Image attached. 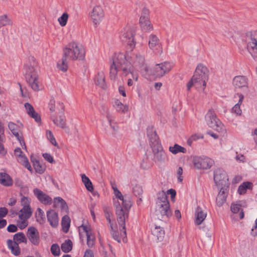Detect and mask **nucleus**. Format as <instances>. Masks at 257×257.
Wrapping results in <instances>:
<instances>
[{"instance_id":"obj_1","label":"nucleus","mask_w":257,"mask_h":257,"mask_svg":"<svg viewBox=\"0 0 257 257\" xmlns=\"http://www.w3.org/2000/svg\"><path fill=\"white\" fill-rule=\"evenodd\" d=\"M135 67L149 73V69L145 64V58L140 54L132 52L126 55L122 53H116L112 57V62L110 66V78L115 80L118 72L121 71L125 76L131 74L134 80L137 81L138 75L134 71Z\"/></svg>"},{"instance_id":"obj_2","label":"nucleus","mask_w":257,"mask_h":257,"mask_svg":"<svg viewBox=\"0 0 257 257\" xmlns=\"http://www.w3.org/2000/svg\"><path fill=\"white\" fill-rule=\"evenodd\" d=\"M155 213L160 220L168 219L172 215L167 195L164 191L157 193Z\"/></svg>"},{"instance_id":"obj_3","label":"nucleus","mask_w":257,"mask_h":257,"mask_svg":"<svg viewBox=\"0 0 257 257\" xmlns=\"http://www.w3.org/2000/svg\"><path fill=\"white\" fill-rule=\"evenodd\" d=\"M114 193L117 199L114 202L116 216H118V220L120 222H122V219H124V216L125 217H128V212L132 206V202L128 197L123 196L119 190H116Z\"/></svg>"},{"instance_id":"obj_4","label":"nucleus","mask_w":257,"mask_h":257,"mask_svg":"<svg viewBox=\"0 0 257 257\" xmlns=\"http://www.w3.org/2000/svg\"><path fill=\"white\" fill-rule=\"evenodd\" d=\"M63 54L69 60H83L85 57V50L81 44L71 42L64 48Z\"/></svg>"},{"instance_id":"obj_5","label":"nucleus","mask_w":257,"mask_h":257,"mask_svg":"<svg viewBox=\"0 0 257 257\" xmlns=\"http://www.w3.org/2000/svg\"><path fill=\"white\" fill-rule=\"evenodd\" d=\"M25 78L26 81L31 88L35 91H38L41 89L38 75L36 68L32 66L25 65Z\"/></svg>"},{"instance_id":"obj_6","label":"nucleus","mask_w":257,"mask_h":257,"mask_svg":"<svg viewBox=\"0 0 257 257\" xmlns=\"http://www.w3.org/2000/svg\"><path fill=\"white\" fill-rule=\"evenodd\" d=\"M244 41L248 53L257 61V31L248 32L245 34Z\"/></svg>"},{"instance_id":"obj_7","label":"nucleus","mask_w":257,"mask_h":257,"mask_svg":"<svg viewBox=\"0 0 257 257\" xmlns=\"http://www.w3.org/2000/svg\"><path fill=\"white\" fill-rule=\"evenodd\" d=\"M124 217V219H122V222H120L118 220V216H116V220L120 231L119 232L113 228V224H111V234L113 238L119 243H120L121 240L123 242H125L127 240L125 229V221L128 219V217H125V216Z\"/></svg>"},{"instance_id":"obj_8","label":"nucleus","mask_w":257,"mask_h":257,"mask_svg":"<svg viewBox=\"0 0 257 257\" xmlns=\"http://www.w3.org/2000/svg\"><path fill=\"white\" fill-rule=\"evenodd\" d=\"M205 119L207 125L216 131L221 132L224 130L223 124L216 117V114L213 110L209 109L208 111L205 115Z\"/></svg>"},{"instance_id":"obj_9","label":"nucleus","mask_w":257,"mask_h":257,"mask_svg":"<svg viewBox=\"0 0 257 257\" xmlns=\"http://www.w3.org/2000/svg\"><path fill=\"white\" fill-rule=\"evenodd\" d=\"M173 67L172 63L169 62H164L156 64L152 69H149V74L156 77H162L168 73Z\"/></svg>"},{"instance_id":"obj_10","label":"nucleus","mask_w":257,"mask_h":257,"mask_svg":"<svg viewBox=\"0 0 257 257\" xmlns=\"http://www.w3.org/2000/svg\"><path fill=\"white\" fill-rule=\"evenodd\" d=\"M134 35V29L130 26H126L120 31L119 37L122 42L126 43L131 48H133L135 46Z\"/></svg>"},{"instance_id":"obj_11","label":"nucleus","mask_w":257,"mask_h":257,"mask_svg":"<svg viewBox=\"0 0 257 257\" xmlns=\"http://www.w3.org/2000/svg\"><path fill=\"white\" fill-rule=\"evenodd\" d=\"M193 164L198 169H208L213 165L214 161L204 156H195L193 159Z\"/></svg>"},{"instance_id":"obj_12","label":"nucleus","mask_w":257,"mask_h":257,"mask_svg":"<svg viewBox=\"0 0 257 257\" xmlns=\"http://www.w3.org/2000/svg\"><path fill=\"white\" fill-rule=\"evenodd\" d=\"M214 180L218 188L228 187V178L224 170L216 169L214 172Z\"/></svg>"},{"instance_id":"obj_13","label":"nucleus","mask_w":257,"mask_h":257,"mask_svg":"<svg viewBox=\"0 0 257 257\" xmlns=\"http://www.w3.org/2000/svg\"><path fill=\"white\" fill-rule=\"evenodd\" d=\"M208 80L203 79L198 76L195 77L194 75H193L191 80L187 84V90L189 91L192 86H194L198 90L203 91L205 88Z\"/></svg>"},{"instance_id":"obj_14","label":"nucleus","mask_w":257,"mask_h":257,"mask_svg":"<svg viewBox=\"0 0 257 257\" xmlns=\"http://www.w3.org/2000/svg\"><path fill=\"white\" fill-rule=\"evenodd\" d=\"M248 79L243 75H237L232 79V85L235 89H247L248 88Z\"/></svg>"},{"instance_id":"obj_15","label":"nucleus","mask_w":257,"mask_h":257,"mask_svg":"<svg viewBox=\"0 0 257 257\" xmlns=\"http://www.w3.org/2000/svg\"><path fill=\"white\" fill-rule=\"evenodd\" d=\"M104 17V13L102 8L99 6H95L90 13V17L93 23L97 25L99 24Z\"/></svg>"},{"instance_id":"obj_16","label":"nucleus","mask_w":257,"mask_h":257,"mask_svg":"<svg viewBox=\"0 0 257 257\" xmlns=\"http://www.w3.org/2000/svg\"><path fill=\"white\" fill-rule=\"evenodd\" d=\"M33 193L38 200L42 204L48 205L52 203V198L40 189L35 188L33 190Z\"/></svg>"},{"instance_id":"obj_17","label":"nucleus","mask_w":257,"mask_h":257,"mask_svg":"<svg viewBox=\"0 0 257 257\" xmlns=\"http://www.w3.org/2000/svg\"><path fill=\"white\" fill-rule=\"evenodd\" d=\"M149 47L156 53H161L162 52L160 41L155 35L152 34L149 36Z\"/></svg>"},{"instance_id":"obj_18","label":"nucleus","mask_w":257,"mask_h":257,"mask_svg":"<svg viewBox=\"0 0 257 257\" xmlns=\"http://www.w3.org/2000/svg\"><path fill=\"white\" fill-rule=\"evenodd\" d=\"M27 235L32 244L35 245H38L39 244V232L36 227L33 226L29 227Z\"/></svg>"},{"instance_id":"obj_19","label":"nucleus","mask_w":257,"mask_h":257,"mask_svg":"<svg viewBox=\"0 0 257 257\" xmlns=\"http://www.w3.org/2000/svg\"><path fill=\"white\" fill-rule=\"evenodd\" d=\"M147 133L149 139L150 145L152 148H154V146H162L154 128L153 127H148Z\"/></svg>"},{"instance_id":"obj_20","label":"nucleus","mask_w":257,"mask_h":257,"mask_svg":"<svg viewBox=\"0 0 257 257\" xmlns=\"http://www.w3.org/2000/svg\"><path fill=\"white\" fill-rule=\"evenodd\" d=\"M154 154V160L155 162H163L166 158V155L162 146H154L152 148Z\"/></svg>"},{"instance_id":"obj_21","label":"nucleus","mask_w":257,"mask_h":257,"mask_svg":"<svg viewBox=\"0 0 257 257\" xmlns=\"http://www.w3.org/2000/svg\"><path fill=\"white\" fill-rule=\"evenodd\" d=\"M195 224L197 225H200L205 219L207 216V212L200 206H197L195 211Z\"/></svg>"},{"instance_id":"obj_22","label":"nucleus","mask_w":257,"mask_h":257,"mask_svg":"<svg viewBox=\"0 0 257 257\" xmlns=\"http://www.w3.org/2000/svg\"><path fill=\"white\" fill-rule=\"evenodd\" d=\"M194 75L195 77L198 76L203 79H208L209 70L205 65L199 64L197 65Z\"/></svg>"},{"instance_id":"obj_23","label":"nucleus","mask_w":257,"mask_h":257,"mask_svg":"<svg viewBox=\"0 0 257 257\" xmlns=\"http://www.w3.org/2000/svg\"><path fill=\"white\" fill-rule=\"evenodd\" d=\"M8 126L13 135L16 136L18 140L19 141L23 149H26V146L25 141L23 137H22L19 134L18 125L13 122H10L8 124Z\"/></svg>"},{"instance_id":"obj_24","label":"nucleus","mask_w":257,"mask_h":257,"mask_svg":"<svg viewBox=\"0 0 257 257\" xmlns=\"http://www.w3.org/2000/svg\"><path fill=\"white\" fill-rule=\"evenodd\" d=\"M228 187H221L217 196L216 203L218 206L220 207L225 202L227 196V189Z\"/></svg>"},{"instance_id":"obj_25","label":"nucleus","mask_w":257,"mask_h":257,"mask_svg":"<svg viewBox=\"0 0 257 257\" xmlns=\"http://www.w3.org/2000/svg\"><path fill=\"white\" fill-rule=\"evenodd\" d=\"M81 227L86 233L87 237V244L89 247H92L95 241V236L90 228L85 225H82Z\"/></svg>"},{"instance_id":"obj_26","label":"nucleus","mask_w":257,"mask_h":257,"mask_svg":"<svg viewBox=\"0 0 257 257\" xmlns=\"http://www.w3.org/2000/svg\"><path fill=\"white\" fill-rule=\"evenodd\" d=\"M48 221L53 227H56L58 225V214L54 210H50L47 212Z\"/></svg>"},{"instance_id":"obj_27","label":"nucleus","mask_w":257,"mask_h":257,"mask_svg":"<svg viewBox=\"0 0 257 257\" xmlns=\"http://www.w3.org/2000/svg\"><path fill=\"white\" fill-rule=\"evenodd\" d=\"M94 83L96 85L102 89L106 88L105 77L104 73L103 71H101L97 72L94 77Z\"/></svg>"},{"instance_id":"obj_28","label":"nucleus","mask_w":257,"mask_h":257,"mask_svg":"<svg viewBox=\"0 0 257 257\" xmlns=\"http://www.w3.org/2000/svg\"><path fill=\"white\" fill-rule=\"evenodd\" d=\"M152 234L156 238L158 241H162L165 236V230L163 227L155 225L152 229Z\"/></svg>"},{"instance_id":"obj_29","label":"nucleus","mask_w":257,"mask_h":257,"mask_svg":"<svg viewBox=\"0 0 257 257\" xmlns=\"http://www.w3.org/2000/svg\"><path fill=\"white\" fill-rule=\"evenodd\" d=\"M0 184L5 186H11L13 184V180L11 177L6 173H0Z\"/></svg>"},{"instance_id":"obj_30","label":"nucleus","mask_w":257,"mask_h":257,"mask_svg":"<svg viewBox=\"0 0 257 257\" xmlns=\"http://www.w3.org/2000/svg\"><path fill=\"white\" fill-rule=\"evenodd\" d=\"M7 245L8 248L11 250L12 253L14 255L17 256L20 254L21 250L18 242L13 241L11 239H8L7 240Z\"/></svg>"},{"instance_id":"obj_31","label":"nucleus","mask_w":257,"mask_h":257,"mask_svg":"<svg viewBox=\"0 0 257 257\" xmlns=\"http://www.w3.org/2000/svg\"><path fill=\"white\" fill-rule=\"evenodd\" d=\"M236 95L238 96L239 100L238 102L232 108L231 112L235 113L236 115H240L242 113L240 105L243 101L244 96L242 94L237 93Z\"/></svg>"},{"instance_id":"obj_32","label":"nucleus","mask_w":257,"mask_h":257,"mask_svg":"<svg viewBox=\"0 0 257 257\" xmlns=\"http://www.w3.org/2000/svg\"><path fill=\"white\" fill-rule=\"evenodd\" d=\"M32 214L31 208H22L18 213L20 219H28Z\"/></svg>"},{"instance_id":"obj_33","label":"nucleus","mask_w":257,"mask_h":257,"mask_svg":"<svg viewBox=\"0 0 257 257\" xmlns=\"http://www.w3.org/2000/svg\"><path fill=\"white\" fill-rule=\"evenodd\" d=\"M80 176L81 177L82 181L84 184L86 189L89 192H92L94 190V188L90 180L84 174H81Z\"/></svg>"},{"instance_id":"obj_34","label":"nucleus","mask_w":257,"mask_h":257,"mask_svg":"<svg viewBox=\"0 0 257 257\" xmlns=\"http://www.w3.org/2000/svg\"><path fill=\"white\" fill-rule=\"evenodd\" d=\"M113 106L116 110L118 112L125 113L127 112L128 109L127 105L123 104L118 99L115 100Z\"/></svg>"},{"instance_id":"obj_35","label":"nucleus","mask_w":257,"mask_h":257,"mask_svg":"<svg viewBox=\"0 0 257 257\" xmlns=\"http://www.w3.org/2000/svg\"><path fill=\"white\" fill-rule=\"evenodd\" d=\"M53 203V206L54 207H57L60 206L63 210H65L68 208V206L66 201L60 197L54 198Z\"/></svg>"},{"instance_id":"obj_36","label":"nucleus","mask_w":257,"mask_h":257,"mask_svg":"<svg viewBox=\"0 0 257 257\" xmlns=\"http://www.w3.org/2000/svg\"><path fill=\"white\" fill-rule=\"evenodd\" d=\"M68 59L63 54L62 59L57 63V67L60 70L63 72H66L67 70Z\"/></svg>"},{"instance_id":"obj_37","label":"nucleus","mask_w":257,"mask_h":257,"mask_svg":"<svg viewBox=\"0 0 257 257\" xmlns=\"http://www.w3.org/2000/svg\"><path fill=\"white\" fill-rule=\"evenodd\" d=\"M169 150L173 154H177L179 153L185 154L187 152V150L185 148L177 144H175L173 146L169 147Z\"/></svg>"},{"instance_id":"obj_38","label":"nucleus","mask_w":257,"mask_h":257,"mask_svg":"<svg viewBox=\"0 0 257 257\" xmlns=\"http://www.w3.org/2000/svg\"><path fill=\"white\" fill-rule=\"evenodd\" d=\"M18 161L28 170H29L31 172H32L33 170L29 162L28 158L24 154L18 158Z\"/></svg>"},{"instance_id":"obj_39","label":"nucleus","mask_w":257,"mask_h":257,"mask_svg":"<svg viewBox=\"0 0 257 257\" xmlns=\"http://www.w3.org/2000/svg\"><path fill=\"white\" fill-rule=\"evenodd\" d=\"M36 217L37 221L43 224L45 222V216L44 211L40 208L37 209Z\"/></svg>"},{"instance_id":"obj_40","label":"nucleus","mask_w":257,"mask_h":257,"mask_svg":"<svg viewBox=\"0 0 257 257\" xmlns=\"http://www.w3.org/2000/svg\"><path fill=\"white\" fill-rule=\"evenodd\" d=\"M70 219L67 215L63 217L61 222L62 229L65 233L67 232L70 227Z\"/></svg>"},{"instance_id":"obj_41","label":"nucleus","mask_w":257,"mask_h":257,"mask_svg":"<svg viewBox=\"0 0 257 257\" xmlns=\"http://www.w3.org/2000/svg\"><path fill=\"white\" fill-rule=\"evenodd\" d=\"M72 242L70 239H67L61 244V249L64 252H69L72 248Z\"/></svg>"},{"instance_id":"obj_42","label":"nucleus","mask_w":257,"mask_h":257,"mask_svg":"<svg viewBox=\"0 0 257 257\" xmlns=\"http://www.w3.org/2000/svg\"><path fill=\"white\" fill-rule=\"evenodd\" d=\"M18 243L21 242H27V240L25 234L23 232H19L14 235V241Z\"/></svg>"},{"instance_id":"obj_43","label":"nucleus","mask_w":257,"mask_h":257,"mask_svg":"<svg viewBox=\"0 0 257 257\" xmlns=\"http://www.w3.org/2000/svg\"><path fill=\"white\" fill-rule=\"evenodd\" d=\"M53 121L57 126L62 128L66 127L65 119L63 116H60L59 118H53Z\"/></svg>"},{"instance_id":"obj_44","label":"nucleus","mask_w":257,"mask_h":257,"mask_svg":"<svg viewBox=\"0 0 257 257\" xmlns=\"http://www.w3.org/2000/svg\"><path fill=\"white\" fill-rule=\"evenodd\" d=\"M12 21L8 18L6 15L0 16V28L7 25H12Z\"/></svg>"},{"instance_id":"obj_45","label":"nucleus","mask_w":257,"mask_h":257,"mask_svg":"<svg viewBox=\"0 0 257 257\" xmlns=\"http://www.w3.org/2000/svg\"><path fill=\"white\" fill-rule=\"evenodd\" d=\"M251 183L245 182L241 184L238 187V192L239 194H243L246 192V189L250 188Z\"/></svg>"},{"instance_id":"obj_46","label":"nucleus","mask_w":257,"mask_h":257,"mask_svg":"<svg viewBox=\"0 0 257 257\" xmlns=\"http://www.w3.org/2000/svg\"><path fill=\"white\" fill-rule=\"evenodd\" d=\"M106 117L109 122L110 127L112 129L115 134L116 133L118 130V126L115 122L113 121L112 116H111L109 114H107Z\"/></svg>"},{"instance_id":"obj_47","label":"nucleus","mask_w":257,"mask_h":257,"mask_svg":"<svg viewBox=\"0 0 257 257\" xmlns=\"http://www.w3.org/2000/svg\"><path fill=\"white\" fill-rule=\"evenodd\" d=\"M32 162L33 163V166L35 170V171L40 174L43 173L44 172V169L40 165V163L39 162V161L35 160H32Z\"/></svg>"},{"instance_id":"obj_48","label":"nucleus","mask_w":257,"mask_h":257,"mask_svg":"<svg viewBox=\"0 0 257 257\" xmlns=\"http://www.w3.org/2000/svg\"><path fill=\"white\" fill-rule=\"evenodd\" d=\"M68 14L66 13H64L62 15L58 18V22L59 24L62 27H64L67 24V22L68 19Z\"/></svg>"},{"instance_id":"obj_49","label":"nucleus","mask_w":257,"mask_h":257,"mask_svg":"<svg viewBox=\"0 0 257 257\" xmlns=\"http://www.w3.org/2000/svg\"><path fill=\"white\" fill-rule=\"evenodd\" d=\"M46 136L47 139L50 141L51 143L56 147H58L57 142L54 138L52 132L50 130L46 131Z\"/></svg>"},{"instance_id":"obj_50","label":"nucleus","mask_w":257,"mask_h":257,"mask_svg":"<svg viewBox=\"0 0 257 257\" xmlns=\"http://www.w3.org/2000/svg\"><path fill=\"white\" fill-rule=\"evenodd\" d=\"M30 199L25 196H23L21 199V204L23 208H31L30 207Z\"/></svg>"},{"instance_id":"obj_51","label":"nucleus","mask_w":257,"mask_h":257,"mask_svg":"<svg viewBox=\"0 0 257 257\" xmlns=\"http://www.w3.org/2000/svg\"><path fill=\"white\" fill-rule=\"evenodd\" d=\"M140 25L142 30L144 32H149L153 30V26L150 21H149V24L146 22Z\"/></svg>"},{"instance_id":"obj_52","label":"nucleus","mask_w":257,"mask_h":257,"mask_svg":"<svg viewBox=\"0 0 257 257\" xmlns=\"http://www.w3.org/2000/svg\"><path fill=\"white\" fill-rule=\"evenodd\" d=\"M51 253L54 256H58L60 253V249L57 244H53L51 247Z\"/></svg>"},{"instance_id":"obj_53","label":"nucleus","mask_w":257,"mask_h":257,"mask_svg":"<svg viewBox=\"0 0 257 257\" xmlns=\"http://www.w3.org/2000/svg\"><path fill=\"white\" fill-rule=\"evenodd\" d=\"M133 193L135 196H140L142 194L143 190L142 187L139 185H136L133 188Z\"/></svg>"},{"instance_id":"obj_54","label":"nucleus","mask_w":257,"mask_h":257,"mask_svg":"<svg viewBox=\"0 0 257 257\" xmlns=\"http://www.w3.org/2000/svg\"><path fill=\"white\" fill-rule=\"evenodd\" d=\"M203 138V136L202 135L198 136V135H197L196 134L192 135L189 138V139L188 140L187 144L189 146H191L192 143H193V142L196 141L198 140V139H199L200 138L202 139Z\"/></svg>"},{"instance_id":"obj_55","label":"nucleus","mask_w":257,"mask_h":257,"mask_svg":"<svg viewBox=\"0 0 257 257\" xmlns=\"http://www.w3.org/2000/svg\"><path fill=\"white\" fill-rule=\"evenodd\" d=\"M25 107L27 110V112L29 115L33 113V111H35V110L33 106L29 103H25Z\"/></svg>"},{"instance_id":"obj_56","label":"nucleus","mask_w":257,"mask_h":257,"mask_svg":"<svg viewBox=\"0 0 257 257\" xmlns=\"http://www.w3.org/2000/svg\"><path fill=\"white\" fill-rule=\"evenodd\" d=\"M4 134L0 135V154L4 155L6 154L7 152L5 150L3 145H2V142L3 140Z\"/></svg>"},{"instance_id":"obj_57","label":"nucleus","mask_w":257,"mask_h":257,"mask_svg":"<svg viewBox=\"0 0 257 257\" xmlns=\"http://www.w3.org/2000/svg\"><path fill=\"white\" fill-rule=\"evenodd\" d=\"M29 115L31 117L33 118L36 122H39L41 121V117L40 115L38 113L36 112L35 111H33V112L30 114Z\"/></svg>"},{"instance_id":"obj_58","label":"nucleus","mask_w":257,"mask_h":257,"mask_svg":"<svg viewBox=\"0 0 257 257\" xmlns=\"http://www.w3.org/2000/svg\"><path fill=\"white\" fill-rule=\"evenodd\" d=\"M55 101L54 99H51L49 103V108L51 112L55 110Z\"/></svg>"},{"instance_id":"obj_59","label":"nucleus","mask_w":257,"mask_h":257,"mask_svg":"<svg viewBox=\"0 0 257 257\" xmlns=\"http://www.w3.org/2000/svg\"><path fill=\"white\" fill-rule=\"evenodd\" d=\"M230 209L233 213H236L239 211L240 206L238 204H231Z\"/></svg>"},{"instance_id":"obj_60","label":"nucleus","mask_w":257,"mask_h":257,"mask_svg":"<svg viewBox=\"0 0 257 257\" xmlns=\"http://www.w3.org/2000/svg\"><path fill=\"white\" fill-rule=\"evenodd\" d=\"M8 213V210L6 207H0V219H3Z\"/></svg>"},{"instance_id":"obj_61","label":"nucleus","mask_w":257,"mask_h":257,"mask_svg":"<svg viewBox=\"0 0 257 257\" xmlns=\"http://www.w3.org/2000/svg\"><path fill=\"white\" fill-rule=\"evenodd\" d=\"M43 157L46 161L50 163H52L54 161L52 156L50 154L44 153L43 154Z\"/></svg>"},{"instance_id":"obj_62","label":"nucleus","mask_w":257,"mask_h":257,"mask_svg":"<svg viewBox=\"0 0 257 257\" xmlns=\"http://www.w3.org/2000/svg\"><path fill=\"white\" fill-rule=\"evenodd\" d=\"M21 221L19 223V226L21 229H24L26 226H27L28 223V219H20Z\"/></svg>"},{"instance_id":"obj_63","label":"nucleus","mask_w":257,"mask_h":257,"mask_svg":"<svg viewBox=\"0 0 257 257\" xmlns=\"http://www.w3.org/2000/svg\"><path fill=\"white\" fill-rule=\"evenodd\" d=\"M251 234L253 236L257 235V218L255 221L254 225L251 228Z\"/></svg>"},{"instance_id":"obj_64","label":"nucleus","mask_w":257,"mask_h":257,"mask_svg":"<svg viewBox=\"0 0 257 257\" xmlns=\"http://www.w3.org/2000/svg\"><path fill=\"white\" fill-rule=\"evenodd\" d=\"M149 10L146 8H144L142 11L141 17L149 18Z\"/></svg>"}]
</instances>
